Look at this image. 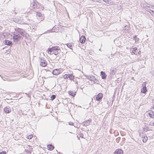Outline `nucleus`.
<instances>
[{"instance_id":"obj_1","label":"nucleus","mask_w":154,"mask_h":154,"mask_svg":"<svg viewBox=\"0 0 154 154\" xmlns=\"http://www.w3.org/2000/svg\"><path fill=\"white\" fill-rule=\"evenodd\" d=\"M48 52L52 53V54H54L55 55L58 54L59 51L60 52V47L57 46L52 47L51 48H49L48 49Z\"/></svg>"},{"instance_id":"obj_2","label":"nucleus","mask_w":154,"mask_h":154,"mask_svg":"<svg viewBox=\"0 0 154 154\" xmlns=\"http://www.w3.org/2000/svg\"><path fill=\"white\" fill-rule=\"evenodd\" d=\"M31 6L34 9H38L40 8V4L36 0H33L31 3Z\"/></svg>"},{"instance_id":"obj_3","label":"nucleus","mask_w":154,"mask_h":154,"mask_svg":"<svg viewBox=\"0 0 154 154\" xmlns=\"http://www.w3.org/2000/svg\"><path fill=\"white\" fill-rule=\"evenodd\" d=\"M14 35L13 37V39L14 41L17 42L20 40V36L19 34H17L16 33L15 34H14Z\"/></svg>"},{"instance_id":"obj_4","label":"nucleus","mask_w":154,"mask_h":154,"mask_svg":"<svg viewBox=\"0 0 154 154\" xmlns=\"http://www.w3.org/2000/svg\"><path fill=\"white\" fill-rule=\"evenodd\" d=\"M40 65L42 67H45L47 66V62L44 58H40Z\"/></svg>"},{"instance_id":"obj_5","label":"nucleus","mask_w":154,"mask_h":154,"mask_svg":"<svg viewBox=\"0 0 154 154\" xmlns=\"http://www.w3.org/2000/svg\"><path fill=\"white\" fill-rule=\"evenodd\" d=\"M129 145L130 146L129 148L131 149H134L135 147L134 146V140H131V141L129 142Z\"/></svg>"},{"instance_id":"obj_6","label":"nucleus","mask_w":154,"mask_h":154,"mask_svg":"<svg viewBox=\"0 0 154 154\" xmlns=\"http://www.w3.org/2000/svg\"><path fill=\"white\" fill-rule=\"evenodd\" d=\"M103 96V94L102 93H99L96 97V100L97 101H100L101 100Z\"/></svg>"},{"instance_id":"obj_7","label":"nucleus","mask_w":154,"mask_h":154,"mask_svg":"<svg viewBox=\"0 0 154 154\" xmlns=\"http://www.w3.org/2000/svg\"><path fill=\"white\" fill-rule=\"evenodd\" d=\"M123 150L121 149H116L113 154H123Z\"/></svg>"},{"instance_id":"obj_8","label":"nucleus","mask_w":154,"mask_h":154,"mask_svg":"<svg viewBox=\"0 0 154 154\" xmlns=\"http://www.w3.org/2000/svg\"><path fill=\"white\" fill-rule=\"evenodd\" d=\"M4 110L5 113H9L11 112V107L9 106H7L4 108Z\"/></svg>"},{"instance_id":"obj_9","label":"nucleus","mask_w":154,"mask_h":154,"mask_svg":"<svg viewBox=\"0 0 154 154\" xmlns=\"http://www.w3.org/2000/svg\"><path fill=\"white\" fill-rule=\"evenodd\" d=\"M52 73L54 75H57L60 73V69H55L53 70Z\"/></svg>"},{"instance_id":"obj_10","label":"nucleus","mask_w":154,"mask_h":154,"mask_svg":"<svg viewBox=\"0 0 154 154\" xmlns=\"http://www.w3.org/2000/svg\"><path fill=\"white\" fill-rule=\"evenodd\" d=\"M25 32L24 30L21 29L19 28L18 30V32L17 34H19L20 35L24 36L25 35Z\"/></svg>"},{"instance_id":"obj_11","label":"nucleus","mask_w":154,"mask_h":154,"mask_svg":"<svg viewBox=\"0 0 154 154\" xmlns=\"http://www.w3.org/2000/svg\"><path fill=\"white\" fill-rule=\"evenodd\" d=\"M4 43L5 45H8V46H11L12 45V42L8 40H5L4 41Z\"/></svg>"},{"instance_id":"obj_12","label":"nucleus","mask_w":154,"mask_h":154,"mask_svg":"<svg viewBox=\"0 0 154 154\" xmlns=\"http://www.w3.org/2000/svg\"><path fill=\"white\" fill-rule=\"evenodd\" d=\"M91 121V119H90L84 121L83 122L84 124V125L86 127L87 126H88L90 124V123Z\"/></svg>"},{"instance_id":"obj_13","label":"nucleus","mask_w":154,"mask_h":154,"mask_svg":"<svg viewBox=\"0 0 154 154\" xmlns=\"http://www.w3.org/2000/svg\"><path fill=\"white\" fill-rule=\"evenodd\" d=\"M147 91V90L145 84H144V86L143 85V88L141 89V92L144 94H145Z\"/></svg>"},{"instance_id":"obj_14","label":"nucleus","mask_w":154,"mask_h":154,"mask_svg":"<svg viewBox=\"0 0 154 154\" xmlns=\"http://www.w3.org/2000/svg\"><path fill=\"white\" fill-rule=\"evenodd\" d=\"M86 39V38L85 36L82 35L80 38L79 40L81 43L83 44L84 43Z\"/></svg>"},{"instance_id":"obj_15","label":"nucleus","mask_w":154,"mask_h":154,"mask_svg":"<svg viewBox=\"0 0 154 154\" xmlns=\"http://www.w3.org/2000/svg\"><path fill=\"white\" fill-rule=\"evenodd\" d=\"M129 27L128 26L126 25L124 27L122 31L124 33H126L128 32V30H129Z\"/></svg>"},{"instance_id":"obj_16","label":"nucleus","mask_w":154,"mask_h":154,"mask_svg":"<svg viewBox=\"0 0 154 154\" xmlns=\"http://www.w3.org/2000/svg\"><path fill=\"white\" fill-rule=\"evenodd\" d=\"M100 75L102 78L104 79H106L107 76L105 72L103 71H101L100 72Z\"/></svg>"},{"instance_id":"obj_17","label":"nucleus","mask_w":154,"mask_h":154,"mask_svg":"<svg viewBox=\"0 0 154 154\" xmlns=\"http://www.w3.org/2000/svg\"><path fill=\"white\" fill-rule=\"evenodd\" d=\"M68 94L70 96L74 97L76 94L75 92H73V91H68Z\"/></svg>"},{"instance_id":"obj_18","label":"nucleus","mask_w":154,"mask_h":154,"mask_svg":"<svg viewBox=\"0 0 154 154\" xmlns=\"http://www.w3.org/2000/svg\"><path fill=\"white\" fill-rule=\"evenodd\" d=\"M148 114L150 117L154 118V112L153 111H149L148 113Z\"/></svg>"},{"instance_id":"obj_19","label":"nucleus","mask_w":154,"mask_h":154,"mask_svg":"<svg viewBox=\"0 0 154 154\" xmlns=\"http://www.w3.org/2000/svg\"><path fill=\"white\" fill-rule=\"evenodd\" d=\"M110 74L111 75H113L116 73V69H112L110 70Z\"/></svg>"},{"instance_id":"obj_20","label":"nucleus","mask_w":154,"mask_h":154,"mask_svg":"<svg viewBox=\"0 0 154 154\" xmlns=\"http://www.w3.org/2000/svg\"><path fill=\"white\" fill-rule=\"evenodd\" d=\"M47 147L48 149L50 150H53L54 148V146L51 144L48 145H47Z\"/></svg>"},{"instance_id":"obj_21","label":"nucleus","mask_w":154,"mask_h":154,"mask_svg":"<svg viewBox=\"0 0 154 154\" xmlns=\"http://www.w3.org/2000/svg\"><path fill=\"white\" fill-rule=\"evenodd\" d=\"M94 76L91 75H89L87 77V79H88L91 81H93L94 80Z\"/></svg>"},{"instance_id":"obj_22","label":"nucleus","mask_w":154,"mask_h":154,"mask_svg":"<svg viewBox=\"0 0 154 154\" xmlns=\"http://www.w3.org/2000/svg\"><path fill=\"white\" fill-rule=\"evenodd\" d=\"M148 140V137L147 136H144L142 137V140L143 143H146Z\"/></svg>"},{"instance_id":"obj_23","label":"nucleus","mask_w":154,"mask_h":154,"mask_svg":"<svg viewBox=\"0 0 154 154\" xmlns=\"http://www.w3.org/2000/svg\"><path fill=\"white\" fill-rule=\"evenodd\" d=\"M153 10H152L151 9H148V11L151 14L152 16H154V8H152Z\"/></svg>"},{"instance_id":"obj_24","label":"nucleus","mask_w":154,"mask_h":154,"mask_svg":"<svg viewBox=\"0 0 154 154\" xmlns=\"http://www.w3.org/2000/svg\"><path fill=\"white\" fill-rule=\"evenodd\" d=\"M69 78L70 80H73L74 79V76L71 74H69Z\"/></svg>"},{"instance_id":"obj_25","label":"nucleus","mask_w":154,"mask_h":154,"mask_svg":"<svg viewBox=\"0 0 154 154\" xmlns=\"http://www.w3.org/2000/svg\"><path fill=\"white\" fill-rule=\"evenodd\" d=\"M143 130L145 132H147L148 131L150 130L148 126H146L144 128Z\"/></svg>"},{"instance_id":"obj_26","label":"nucleus","mask_w":154,"mask_h":154,"mask_svg":"<svg viewBox=\"0 0 154 154\" xmlns=\"http://www.w3.org/2000/svg\"><path fill=\"white\" fill-rule=\"evenodd\" d=\"M130 51L132 54H135V49L134 48L130 49Z\"/></svg>"},{"instance_id":"obj_27","label":"nucleus","mask_w":154,"mask_h":154,"mask_svg":"<svg viewBox=\"0 0 154 154\" xmlns=\"http://www.w3.org/2000/svg\"><path fill=\"white\" fill-rule=\"evenodd\" d=\"M42 14L40 12L37 11L36 16H38V17H40L42 16Z\"/></svg>"},{"instance_id":"obj_28","label":"nucleus","mask_w":154,"mask_h":154,"mask_svg":"<svg viewBox=\"0 0 154 154\" xmlns=\"http://www.w3.org/2000/svg\"><path fill=\"white\" fill-rule=\"evenodd\" d=\"M67 46L70 49H72V45L70 43H68L67 44Z\"/></svg>"},{"instance_id":"obj_29","label":"nucleus","mask_w":154,"mask_h":154,"mask_svg":"<svg viewBox=\"0 0 154 154\" xmlns=\"http://www.w3.org/2000/svg\"><path fill=\"white\" fill-rule=\"evenodd\" d=\"M63 77L64 79H68L69 78V74L68 75H67V74L64 75H63Z\"/></svg>"},{"instance_id":"obj_30","label":"nucleus","mask_w":154,"mask_h":154,"mask_svg":"<svg viewBox=\"0 0 154 154\" xmlns=\"http://www.w3.org/2000/svg\"><path fill=\"white\" fill-rule=\"evenodd\" d=\"M56 97V96L55 95H52L51 97V100H53L54 99H55Z\"/></svg>"},{"instance_id":"obj_31","label":"nucleus","mask_w":154,"mask_h":154,"mask_svg":"<svg viewBox=\"0 0 154 154\" xmlns=\"http://www.w3.org/2000/svg\"><path fill=\"white\" fill-rule=\"evenodd\" d=\"M33 137V136L32 135H29V136H28L27 137V138L29 139H30L31 138H32Z\"/></svg>"},{"instance_id":"obj_32","label":"nucleus","mask_w":154,"mask_h":154,"mask_svg":"<svg viewBox=\"0 0 154 154\" xmlns=\"http://www.w3.org/2000/svg\"><path fill=\"white\" fill-rule=\"evenodd\" d=\"M93 81L94 82V83H96L97 82V79L95 78V77H94V80Z\"/></svg>"},{"instance_id":"obj_33","label":"nucleus","mask_w":154,"mask_h":154,"mask_svg":"<svg viewBox=\"0 0 154 154\" xmlns=\"http://www.w3.org/2000/svg\"><path fill=\"white\" fill-rule=\"evenodd\" d=\"M69 125H73V123L71 122H68Z\"/></svg>"},{"instance_id":"obj_34","label":"nucleus","mask_w":154,"mask_h":154,"mask_svg":"<svg viewBox=\"0 0 154 154\" xmlns=\"http://www.w3.org/2000/svg\"><path fill=\"white\" fill-rule=\"evenodd\" d=\"M0 154H6V152L5 151H3L0 153Z\"/></svg>"},{"instance_id":"obj_35","label":"nucleus","mask_w":154,"mask_h":154,"mask_svg":"<svg viewBox=\"0 0 154 154\" xmlns=\"http://www.w3.org/2000/svg\"><path fill=\"white\" fill-rule=\"evenodd\" d=\"M84 136V135L82 133H81L80 134V136L82 138H83V137Z\"/></svg>"},{"instance_id":"obj_36","label":"nucleus","mask_w":154,"mask_h":154,"mask_svg":"<svg viewBox=\"0 0 154 154\" xmlns=\"http://www.w3.org/2000/svg\"><path fill=\"white\" fill-rule=\"evenodd\" d=\"M25 94H26V95H27V96L28 97H29V98H30V95L29 94H27V93H25Z\"/></svg>"},{"instance_id":"obj_37","label":"nucleus","mask_w":154,"mask_h":154,"mask_svg":"<svg viewBox=\"0 0 154 154\" xmlns=\"http://www.w3.org/2000/svg\"><path fill=\"white\" fill-rule=\"evenodd\" d=\"M103 1L106 2V3H108L109 2V1L108 0H103Z\"/></svg>"},{"instance_id":"obj_38","label":"nucleus","mask_w":154,"mask_h":154,"mask_svg":"<svg viewBox=\"0 0 154 154\" xmlns=\"http://www.w3.org/2000/svg\"><path fill=\"white\" fill-rule=\"evenodd\" d=\"M141 53V51H139L138 52V54H140Z\"/></svg>"},{"instance_id":"obj_39","label":"nucleus","mask_w":154,"mask_h":154,"mask_svg":"<svg viewBox=\"0 0 154 154\" xmlns=\"http://www.w3.org/2000/svg\"><path fill=\"white\" fill-rule=\"evenodd\" d=\"M135 28L137 29H138L137 28V26H135Z\"/></svg>"},{"instance_id":"obj_40","label":"nucleus","mask_w":154,"mask_h":154,"mask_svg":"<svg viewBox=\"0 0 154 154\" xmlns=\"http://www.w3.org/2000/svg\"><path fill=\"white\" fill-rule=\"evenodd\" d=\"M137 48L136 47H135V53L136 52V51L137 50Z\"/></svg>"},{"instance_id":"obj_41","label":"nucleus","mask_w":154,"mask_h":154,"mask_svg":"<svg viewBox=\"0 0 154 154\" xmlns=\"http://www.w3.org/2000/svg\"><path fill=\"white\" fill-rule=\"evenodd\" d=\"M135 42H136V39H137V37H136V35H135Z\"/></svg>"},{"instance_id":"obj_42","label":"nucleus","mask_w":154,"mask_h":154,"mask_svg":"<svg viewBox=\"0 0 154 154\" xmlns=\"http://www.w3.org/2000/svg\"><path fill=\"white\" fill-rule=\"evenodd\" d=\"M133 38H135V36H133Z\"/></svg>"},{"instance_id":"obj_43","label":"nucleus","mask_w":154,"mask_h":154,"mask_svg":"<svg viewBox=\"0 0 154 154\" xmlns=\"http://www.w3.org/2000/svg\"><path fill=\"white\" fill-rule=\"evenodd\" d=\"M151 9L152 10H153L152 9H152Z\"/></svg>"},{"instance_id":"obj_44","label":"nucleus","mask_w":154,"mask_h":154,"mask_svg":"<svg viewBox=\"0 0 154 154\" xmlns=\"http://www.w3.org/2000/svg\"><path fill=\"white\" fill-rule=\"evenodd\" d=\"M153 125H154V122H153Z\"/></svg>"},{"instance_id":"obj_45","label":"nucleus","mask_w":154,"mask_h":154,"mask_svg":"<svg viewBox=\"0 0 154 154\" xmlns=\"http://www.w3.org/2000/svg\"><path fill=\"white\" fill-rule=\"evenodd\" d=\"M59 153L60 154V152H59Z\"/></svg>"},{"instance_id":"obj_46","label":"nucleus","mask_w":154,"mask_h":154,"mask_svg":"<svg viewBox=\"0 0 154 154\" xmlns=\"http://www.w3.org/2000/svg\"><path fill=\"white\" fill-rule=\"evenodd\" d=\"M132 78L134 79V77H133L132 78Z\"/></svg>"},{"instance_id":"obj_47","label":"nucleus","mask_w":154,"mask_h":154,"mask_svg":"<svg viewBox=\"0 0 154 154\" xmlns=\"http://www.w3.org/2000/svg\"><path fill=\"white\" fill-rule=\"evenodd\" d=\"M0 76L1 77V76L0 75Z\"/></svg>"}]
</instances>
